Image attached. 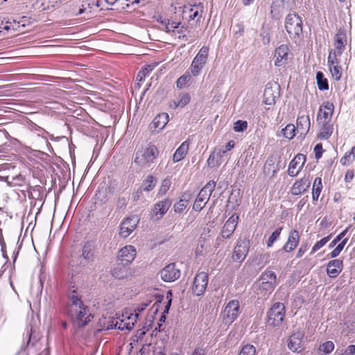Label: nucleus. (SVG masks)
Returning <instances> with one entry per match:
<instances>
[{"mask_svg": "<svg viewBox=\"0 0 355 355\" xmlns=\"http://www.w3.org/2000/svg\"><path fill=\"white\" fill-rule=\"evenodd\" d=\"M68 297L71 302L69 313L73 323L78 327H85L90 322L92 314L75 290L69 291Z\"/></svg>", "mask_w": 355, "mask_h": 355, "instance_id": "nucleus-1", "label": "nucleus"}, {"mask_svg": "<svg viewBox=\"0 0 355 355\" xmlns=\"http://www.w3.org/2000/svg\"><path fill=\"white\" fill-rule=\"evenodd\" d=\"M285 28L291 38L297 42L302 35V21L295 13H290L286 17Z\"/></svg>", "mask_w": 355, "mask_h": 355, "instance_id": "nucleus-2", "label": "nucleus"}, {"mask_svg": "<svg viewBox=\"0 0 355 355\" xmlns=\"http://www.w3.org/2000/svg\"><path fill=\"white\" fill-rule=\"evenodd\" d=\"M267 324L270 327H279L285 317V306L283 303H275L268 312Z\"/></svg>", "mask_w": 355, "mask_h": 355, "instance_id": "nucleus-3", "label": "nucleus"}, {"mask_svg": "<svg viewBox=\"0 0 355 355\" xmlns=\"http://www.w3.org/2000/svg\"><path fill=\"white\" fill-rule=\"evenodd\" d=\"M215 187L216 182L214 181H209L200 191L193 205V209L195 211H200L204 208L207 202L209 201Z\"/></svg>", "mask_w": 355, "mask_h": 355, "instance_id": "nucleus-4", "label": "nucleus"}, {"mask_svg": "<svg viewBox=\"0 0 355 355\" xmlns=\"http://www.w3.org/2000/svg\"><path fill=\"white\" fill-rule=\"evenodd\" d=\"M240 313L239 301L237 300H230L221 313L223 322L227 325L231 324L236 320Z\"/></svg>", "mask_w": 355, "mask_h": 355, "instance_id": "nucleus-5", "label": "nucleus"}, {"mask_svg": "<svg viewBox=\"0 0 355 355\" xmlns=\"http://www.w3.org/2000/svg\"><path fill=\"white\" fill-rule=\"evenodd\" d=\"M158 155V150L155 146L137 150L135 153V162L141 166L153 162Z\"/></svg>", "mask_w": 355, "mask_h": 355, "instance_id": "nucleus-6", "label": "nucleus"}, {"mask_svg": "<svg viewBox=\"0 0 355 355\" xmlns=\"http://www.w3.org/2000/svg\"><path fill=\"white\" fill-rule=\"evenodd\" d=\"M208 53L209 48L203 46L193 58L190 67L191 73L193 76H197L200 73L201 70L207 62Z\"/></svg>", "mask_w": 355, "mask_h": 355, "instance_id": "nucleus-7", "label": "nucleus"}, {"mask_svg": "<svg viewBox=\"0 0 355 355\" xmlns=\"http://www.w3.org/2000/svg\"><path fill=\"white\" fill-rule=\"evenodd\" d=\"M250 245V241L247 239H239L232 253V259L235 261L242 262L246 257Z\"/></svg>", "mask_w": 355, "mask_h": 355, "instance_id": "nucleus-8", "label": "nucleus"}, {"mask_svg": "<svg viewBox=\"0 0 355 355\" xmlns=\"http://www.w3.org/2000/svg\"><path fill=\"white\" fill-rule=\"evenodd\" d=\"M334 105L332 103L327 101L322 103L319 107L317 114V122L318 123H330L334 113Z\"/></svg>", "mask_w": 355, "mask_h": 355, "instance_id": "nucleus-9", "label": "nucleus"}, {"mask_svg": "<svg viewBox=\"0 0 355 355\" xmlns=\"http://www.w3.org/2000/svg\"><path fill=\"white\" fill-rule=\"evenodd\" d=\"M208 284V275L205 272L198 273L193 280L192 285V291L197 295H202L207 286Z\"/></svg>", "mask_w": 355, "mask_h": 355, "instance_id": "nucleus-10", "label": "nucleus"}, {"mask_svg": "<svg viewBox=\"0 0 355 355\" xmlns=\"http://www.w3.org/2000/svg\"><path fill=\"white\" fill-rule=\"evenodd\" d=\"M180 270L175 263H170L159 271L161 279L166 282H172L180 277Z\"/></svg>", "mask_w": 355, "mask_h": 355, "instance_id": "nucleus-11", "label": "nucleus"}, {"mask_svg": "<svg viewBox=\"0 0 355 355\" xmlns=\"http://www.w3.org/2000/svg\"><path fill=\"white\" fill-rule=\"evenodd\" d=\"M172 202L168 198H165L162 200L156 202L151 211V217L154 220H159L162 218L164 215L167 212Z\"/></svg>", "mask_w": 355, "mask_h": 355, "instance_id": "nucleus-12", "label": "nucleus"}, {"mask_svg": "<svg viewBox=\"0 0 355 355\" xmlns=\"http://www.w3.org/2000/svg\"><path fill=\"white\" fill-rule=\"evenodd\" d=\"M138 223L139 218L137 216L126 218L121 224L119 235L123 238L128 237L135 230Z\"/></svg>", "mask_w": 355, "mask_h": 355, "instance_id": "nucleus-13", "label": "nucleus"}, {"mask_svg": "<svg viewBox=\"0 0 355 355\" xmlns=\"http://www.w3.org/2000/svg\"><path fill=\"white\" fill-rule=\"evenodd\" d=\"M40 336L36 324L30 323L24 334V340H27V346H34L40 340Z\"/></svg>", "mask_w": 355, "mask_h": 355, "instance_id": "nucleus-14", "label": "nucleus"}, {"mask_svg": "<svg viewBox=\"0 0 355 355\" xmlns=\"http://www.w3.org/2000/svg\"><path fill=\"white\" fill-rule=\"evenodd\" d=\"M136 257V249L132 245H126L121 248L118 254V261L130 264Z\"/></svg>", "mask_w": 355, "mask_h": 355, "instance_id": "nucleus-15", "label": "nucleus"}, {"mask_svg": "<svg viewBox=\"0 0 355 355\" xmlns=\"http://www.w3.org/2000/svg\"><path fill=\"white\" fill-rule=\"evenodd\" d=\"M300 242V235L299 232L295 230H292L289 232L288 241L282 247V249L277 251V253H281L282 252H289L295 250L298 245Z\"/></svg>", "mask_w": 355, "mask_h": 355, "instance_id": "nucleus-16", "label": "nucleus"}, {"mask_svg": "<svg viewBox=\"0 0 355 355\" xmlns=\"http://www.w3.org/2000/svg\"><path fill=\"white\" fill-rule=\"evenodd\" d=\"M306 157L302 154L297 155L290 162L288 166V175L295 177L302 168L305 163Z\"/></svg>", "mask_w": 355, "mask_h": 355, "instance_id": "nucleus-17", "label": "nucleus"}, {"mask_svg": "<svg viewBox=\"0 0 355 355\" xmlns=\"http://www.w3.org/2000/svg\"><path fill=\"white\" fill-rule=\"evenodd\" d=\"M311 184L309 175H304L302 178L297 180L291 187V193L294 196L300 195L306 192Z\"/></svg>", "mask_w": 355, "mask_h": 355, "instance_id": "nucleus-18", "label": "nucleus"}, {"mask_svg": "<svg viewBox=\"0 0 355 355\" xmlns=\"http://www.w3.org/2000/svg\"><path fill=\"white\" fill-rule=\"evenodd\" d=\"M239 220V216L233 214L225 222L220 232L223 239H229L234 232Z\"/></svg>", "mask_w": 355, "mask_h": 355, "instance_id": "nucleus-19", "label": "nucleus"}, {"mask_svg": "<svg viewBox=\"0 0 355 355\" xmlns=\"http://www.w3.org/2000/svg\"><path fill=\"white\" fill-rule=\"evenodd\" d=\"M137 319V314H130L125 317L124 319H116V322L114 323L115 329H120L121 331L128 330L130 331L133 329L135 326V323L136 322Z\"/></svg>", "mask_w": 355, "mask_h": 355, "instance_id": "nucleus-20", "label": "nucleus"}, {"mask_svg": "<svg viewBox=\"0 0 355 355\" xmlns=\"http://www.w3.org/2000/svg\"><path fill=\"white\" fill-rule=\"evenodd\" d=\"M65 12L69 13V16H78L87 11V8L84 2L77 0L71 3H68L64 7Z\"/></svg>", "mask_w": 355, "mask_h": 355, "instance_id": "nucleus-21", "label": "nucleus"}, {"mask_svg": "<svg viewBox=\"0 0 355 355\" xmlns=\"http://www.w3.org/2000/svg\"><path fill=\"white\" fill-rule=\"evenodd\" d=\"M288 51V47L286 44H282L275 49L274 55L275 66L281 67L286 64Z\"/></svg>", "mask_w": 355, "mask_h": 355, "instance_id": "nucleus-22", "label": "nucleus"}, {"mask_svg": "<svg viewBox=\"0 0 355 355\" xmlns=\"http://www.w3.org/2000/svg\"><path fill=\"white\" fill-rule=\"evenodd\" d=\"M343 268V262L340 259H333L327 266V273L331 278L337 277Z\"/></svg>", "mask_w": 355, "mask_h": 355, "instance_id": "nucleus-23", "label": "nucleus"}, {"mask_svg": "<svg viewBox=\"0 0 355 355\" xmlns=\"http://www.w3.org/2000/svg\"><path fill=\"white\" fill-rule=\"evenodd\" d=\"M347 44V35L344 30L339 29L334 37V46L338 51V55L340 56Z\"/></svg>", "mask_w": 355, "mask_h": 355, "instance_id": "nucleus-24", "label": "nucleus"}, {"mask_svg": "<svg viewBox=\"0 0 355 355\" xmlns=\"http://www.w3.org/2000/svg\"><path fill=\"white\" fill-rule=\"evenodd\" d=\"M303 334L298 331L293 334L289 338L288 343V348L293 352H298L302 349Z\"/></svg>", "mask_w": 355, "mask_h": 355, "instance_id": "nucleus-25", "label": "nucleus"}, {"mask_svg": "<svg viewBox=\"0 0 355 355\" xmlns=\"http://www.w3.org/2000/svg\"><path fill=\"white\" fill-rule=\"evenodd\" d=\"M278 87L279 86L277 85L274 90L270 84L266 85L263 93V103L265 104L272 105L275 103L276 98L279 95V92H277Z\"/></svg>", "mask_w": 355, "mask_h": 355, "instance_id": "nucleus-26", "label": "nucleus"}, {"mask_svg": "<svg viewBox=\"0 0 355 355\" xmlns=\"http://www.w3.org/2000/svg\"><path fill=\"white\" fill-rule=\"evenodd\" d=\"M191 101V96L187 92L180 93L174 99L170 102V107L176 109L178 107H184Z\"/></svg>", "mask_w": 355, "mask_h": 355, "instance_id": "nucleus-27", "label": "nucleus"}, {"mask_svg": "<svg viewBox=\"0 0 355 355\" xmlns=\"http://www.w3.org/2000/svg\"><path fill=\"white\" fill-rule=\"evenodd\" d=\"M311 123L308 114L301 115L297 119V130L301 135H306L310 129Z\"/></svg>", "mask_w": 355, "mask_h": 355, "instance_id": "nucleus-28", "label": "nucleus"}, {"mask_svg": "<svg viewBox=\"0 0 355 355\" xmlns=\"http://www.w3.org/2000/svg\"><path fill=\"white\" fill-rule=\"evenodd\" d=\"M169 121V116L166 113L157 114L152 122L151 128H154L157 132L162 130Z\"/></svg>", "mask_w": 355, "mask_h": 355, "instance_id": "nucleus-29", "label": "nucleus"}, {"mask_svg": "<svg viewBox=\"0 0 355 355\" xmlns=\"http://www.w3.org/2000/svg\"><path fill=\"white\" fill-rule=\"evenodd\" d=\"M126 264L117 261L112 270V275L117 279H123L128 274V269Z\"/></svg>", "mask_w": 355, "mask_h": 355, "instance_id": "nucleus-30", "label": "nucleus"}, {"mask_svg": "<svg viewBox=\"0 0 355 355\" xmlns=\"http://www.w3.org/2000/svg\"><path fill=\"white\" fill-rule=\"evenodd\" d=\"M6 24H10V25L6 24L3 28L5 29H13V30H19L21 26L25 27L26 25L30 24L29 18L27 17H22L19 20L18 19H12V21H7Z\"/></svg>", "mask_w": 355, "mask_h": 355, "instance_id": "nucleus-31", "label": "nucleus"}, {"mask_svg": "<svg viewBox=\"0 0 355 355\" xmlns=\"http://www.w3.org/2000/svg\"><path fill=\"white\" fill-rule=\"evenodd\" d=\"M189 150V142L184 141L175 150L173 156V162H178L181 161L184 156L187 154Z\"/></svg>", "mask_w": 355, "mask_h": 355, "instance_id": "nucleus-32", "label": "nucleus"}, {"mask_svg": "<svg viewBox=\"0 0 355 355\" xmlns=\"http://www.w3.org/2000/svg\"><path fill=\"white\" fill-rule=\"evenodd\" d=\"M188 9L189 17L191 19H195L197 18V20H199V19L202 16L203 5L202 3H199L198 4L190 6V7Z\"/></svg>", "mask_w": 355, "mask_h": 355, "instance_id": "nucleus-33", "label": "nucleus"}, {"mask_svg": "<svg viewBox=\"0 0 355 355\" xmlns=\"http://www.w3.org/2000/svg\"><path fill=\"white\" fill-rule=\"evenodd\" d=\"M190 199V196L189 194L184 193L180 200L174 204L173 209L175 212L176 213H182L188 206L189 202Z\"/></svg>", "mask_w": 355, "mask_h": 355, "instance_id": "nucleus-34", "label": "nucleus"}, {"mask_svg": "<svg viewBox=\"0 0 355 355\" xmlns=\"http://www.w3.org/2000/svg\"><path fill=\"white\" fill-rule=\"evenodd\" d=\"M319 124L322 125V128L318 135V137L321 139H328L333 132V125L331 124V123Z\"/></svg>", "mask_w": 355, "mask_h": 355, "instance_id": "nucleus-35", "label": "nucleus"}, {"mask_svg": "<svg viewBox=\"0 0 355 355\" xmlns=\"http://www.w3.org/2000/svg\"><path fill=\"white\" fill-rule=\"evenodd\" d=\"M355 160V146H353L351 150L345 153V155L340 159V162L341 164L346 166L349 165Z\"/></svg>", "mask_w": 355, "mask_h": 355, "instance_id": "nucleus-36", "label": "nucleus"}, {"mask_svg": "<svg viewBox=\"0 0 355 355\" xmlns=\"http://www.w3.org/2000/svg\"><path fill=\"white\" fill-rule=\"evenodd\" d=\"M55 2L54 0H37L35 7L41 10H47L54 8Z\"/></svg>", "mask_w": 355, "mask_h": 355, "instance_id": "nucleus-37", "label": "nucleus"}, {"mask_svg": "<svg viewBox=\"0 0 355 355\" xmlns=\"http://www.w3.org/2000/svg\"><path fill=\"white\" fill-rule=\"evenodd\" d=\"M259 282H267L270 284H277V275L271 270H266L259 278Z\"/></svg>", "mask_w": 355, "mask_h": 355, "instance_id": "nucleus-38", "label": "nucleus"}, {"mask_svg": "<svg viewBox=\"0 0 355 355\" xmlns=\"http://www.w3.org/2000/svg\"><path fill=\"white\" fill-rule=\"evenodd\" d=\"M81 257L87 261H89L92 259V245L90 243L87 242L83 245Z\"/></svg>", "mask_w": 355, "mask_h": 355, "instance_id": "nucleus-39", "label": "nucleus"}, {"mask_svg": "<svg viewBox=\"0 0 355 355\" xmlns=\"http://www.w3.org/2000/svg\"><path fill=\"white\" fill-rule=\"evenodd\" d=\"M316 80L320 90H327L329 89L328 81L324 78L323 73L321 71H318L316 73Z\"/></svg>", "mask_w": 355, "mask_h": 355, "instance_id": "nucleus-40", "label": "nucleus"}, {"mask_svg": "<svg viewBox=\"0 0 355 355\" xmlns=\"http://www.w3.org/2000/svg\"><path fill=\"white\" fill-rule=\"evenodd\" d=\"M84 4L86 5L87 8V11L86 12L91 13L93 11L96 10L99 8L102 4V1L101 0H91V1H83Z\"/></svg>", "mask_w": 355, "mask_h": 355, "instance_id": "nucleus-41", "label": "nucleus"}, {"mask_svg": "<svg viewBox=\"0 0 355 355\" xmlns=\"http://www.w3.org/2000/svg\"><path fill=\"white\" fill-rule=\"evenodd\" d=\"M296 130L297 128L293 124H288L282 129V133L286 138L291 139L295 137Z\"/></svg>", "mask_w": 355, "mask_h": 355, "instance_id": "nucleus-42", "label": "nucleus"}, {"mask_svg": "<svg viewBox=\"0 0 355 355\" xmlns=\"http://www.w3.org/2000/svg\"><path fill=\"white\" fill-rule=\"evenodd\" d=\"M156 179L152 176L148 175L143 183V189L146 191H151L156 184Z\"/></svg>", "mask_w": 355, "mask_h": 355, "instance_id": "nucleus-43", "label": "nucleus"}, {"mask_svg": "<svg viewBox=\"0 0 355 355\" xmlns=\"http://www.w3.org/2000/svg\"><path fill=\"white\" fill-rule=\"evenodd\" d=\"M329 67L332 78L336 80H339L342 76L341 67L339 64H335Z\"/></svg>", "mask_w": 355, "mask_h": 355, "instance_id": "nucleus-44", "label": "nucleus"}, {"mask_svg": "<svg viewBox=\"0 0 355 355\" xmlns=\"http://www.w3.org/2000/svg\"><path fill=\"white\" fill-rule=\"evenodd\" d=\"M191 77L189 71H187L184 75L180 76L176 81L177 87L182 89L190 81Z\"/></svg>", "mask_w": 355, "mask_h": 355, "instance_id": "nucleus-45", "label": "nucleus"}, {"mask_svg": "<svg viewBox=\"0 0 355 355\" xmlns=\"http://www.w3.org/2000/svg\"><path fill=\"white\" fill-rule=\"evenodd\" d=\"M334 349V344L332 341H327V342L321 344L319 347L320 352H322L324 353V354H320V355L329 354L331 352H332Z\"/></svg>", "mask_w": 355, "mask_h": 355, "instance_id": "nucleus-46", "label": "nucleus"}, {"mask_svg": "<svg viewBox=\"0 0 355 355\" xmlns=\"http://www.w3.org/2000/svg\"><path fill=\"white\" fill-rule=\"evenodd\" d=\"M282 229V227H279L272 233L267 241L268 248L272 247L273 243L279 239Z\"/></svg>", "mask_w": 355, "mask_h": 355, "instance_id": "nucleus-47", "label": "nucleus"}, {"mask_svg": "<svg viewBox=\"0 0 355 355\" xmlns=\"http://www.w3.org/2000/svg\"><path fill=\"white\" fill-rule=\"evenodd\" d=\"M245 26L242 22L236 24L232 28L234 37L239 38L243 35Z\"/></svg>", "mask_w": 355, "mask_h": 355, "instance_id": "nucleus-48", "label": "nucleus"}, {"mask_svg": "<svg viewBox=\"0 0 355 355\" xmlns=\"http://www.w3.org/2000/svg\"><path fill=\"white\" fill-rule=\"evenodd\" d=\"M347 239H345L343 240L340 243L337 245V246L330 252L329 256L331 258H335L339 255L340 252L343 250L344 246L347 243Z\"/></svg>", "mask_w": 355, "mask_h": 355, "instance_id": "nucleus-49", "label": "nucleus"}, {"mask_svg": "<svg viewBox=\"0 0 355 355\" xmlns=\"http://www.w3.org/2000/svg\"><path fill=\"white\" fill-rule=\"evenodd\" d=\"M239 355H256V348L252 345H244Z\"/></svg>", "mask_w": 355, "mask_h": 355, "instance_id": "nucleus-50", "label": "nucleus"}, {"mask_svg": "<svg viewBox=\"0 0 355 355\" xmlns=\"http://www.w3.org/2000/svg\"><path fill=\"white\" fill-rule=\"evenodd\" d=\"M338 51L331 50L328 56V64L331 66L335 64H340V60L338 58Z\"/></svg>", "mask_w": 355, "mask_h": 355, "instance_id": "nucleus-51", "label": "nucleus"}, {"mask_svg": "<svg viewBox=\"0 0 355 355\" xmlns=\"http://www.w3.org/2000/svg\"><path fill=\"white\" fill-rule=\"evenodd\" d=\"M331 236H327L326 237H324L319 241H317L315 244L313 245L311 250V254L315 253L316 251L320 250L321 248H322L330 239Z\"/></svg>", "mask_w": 355, "mask_h": 355, "instance_id": "nucleus-52", "label": "nucleus"}, {"mask_svg": "<svg viewBox=\"0 0 355 355\" xmlns=\"http://www.w3.org/2000/svg\"><path fill=\"white\" fill-rule=\"evenodd\" d=\"M248 128V123L245 121L238 120L234 123V130L235 132H243Z\"/></svg>", "mask_w": 355, "mask_h": 355, "instance_id": "nucleus-53", "label": "nucleus"}, {"mask_svg": "<svg viewBox=\"0 0 355 355\" xmlns=\"http://www.w3.org/2000/svg\"><path fill=\"white\" fill-rule=\"evenodd\" d=\"M180 25V22L168 21L165 24V31L167 33H174L175 30L179 28Z\"/></svg>", "mask_w": 355, "mask_h": 355, "instance_id": "nucleus-54", "label": "nucleus"}, {"mask_svg": "<svg viewBox=\"0 0 355 355\" xmlns=\"http://www.w3.org/2000/svg\"><path fill=\"white\" fill-rule=\"evenodd\" d=\"M275 286V284H270L267 282H259V288L266 291V292L268 293H271L274 290Z\"/></svg>", "mask_w": 355, "mask_h": 355, "instance_id": "nucleus-55", "label": "nucleus"}, {"mask_svg": "<svg viewBox=\"0 0 355 355\" xmlns=\"http://www.w3.org/2000/svg\"><path fill=\"white\" fill-rule=\"evenodd\" d=\"M322 189V179L320 178H316L314 180L313 185V193L320 194Z\"/></svg>", "mask_w": 355, "mask_h": 355, "instance_id": "nucleus-56", "label": "nucleus"}, {"mask_svg": "<svg viewBox=\"0 0 355 355\" xmlns=\"http://www.w3.org/2000/svg\"><path fill=\"white\" fill-rule=\"evenodd\" d=\"M234 146V143L233 141H230L225 146L222 147L218 150V155L220 157H222L227 152L232 150Z\"/></svg>", "mask_w": 355, "mask_h": 355, "instance_id": "nucleus-57", "label": "nucleus"}, {"mask_svg": "<svg viewBox=\"0 0 355 355\" xmlns=\"http://www.w3.org/2000/svg\"><path fill=\"white\" fill-rule=\"evenodd\" d=\"M171 186V181L169 180L165 179L163 180L162 185L160 187L159 193L164 194L166 193L168 190L169 189Z\"/></svg>", "mask_w": 355, "mask_h": 355, "instance_id": "nucleus-58", "label": "nucleus"}, {"mask_svg": "<svg viewBox=\"0 0 355 355\" xmlns=\"http://www.w3.org/2000/svg\"><path fill=\"white\" fill-rule=\"evenodd\" d=\"M172 292L171 291H168L166 293V300H168L167 301V303L165 305V309H164V313H168V310L171 306V302H172Z\"/></svg>", "mask_w": 355, "mask_h": 355, "instance_id": "nucleus-59", "label": "nucleus"}, {"mask_svg": "<svg viewBox=\"0 0 355 355\" xmlns=\"http://www.w3.org/2000/svg\"><path fill=\"white\" fill-rule=\"evenodd\" d=\"M322 145L321 144H318L314 147V153H315V157L318 159H320L322 155Z\"/></svg>", "mask_w": 355, "mask_h": 355, "instance_id": "nucleus-60", "label": "nucleus"}, {"mask_svg": "<svg viewBox=\"0 0 355 355\" xmlns=\"http://www.w3.org/2000/svg\"><path fill=\"white\" fill-rule=\"evenodd\" d=\"M345 232H343L338 234L329 244V248L334 247L345 236Z\"/></svg>", "mask_w": 355, "mask_h": 355, "instance_id": "nucleus-61", "label": "nucleus"}, {"mask_svg": "<svg viewBox=\"0 0 355 355\" xmlns=\"http://www.w3.org/2000/svg\"><path fill=\"white\" fill-rule=\"evenodd\" d=\"M148 305V303H143V304L138 305L137 309H135V310L134 314H137V318H138L139 315L146 309Z\"/></svg>", "mask_w": 355, "mask_h": 355, "instance_id": "nucleus-62", "label": "nucleus"}, {"mask_svg": "<svg viewBox=\"0 0 355 355\" xmlns=\"http://www.w3.org/2000/svg\"><path fill=\"white\" fill-rule=\"evenodd\" d=\"M343 353L345 355H355V345L348 346Z\"/></svg>", "mask_w": 355, "mask_h": 355, "instance_id": "nucleus-63", "label": "nucleus"}, {"mask_svg": "<svg viewBox=\"0 0 355 355\" xmlns=\"http://www.w3.org/2000/svg\"><path fill=\"white\" fill-rule=\"evenodd\" d=\"M191 355H206L205 349L202 347H196Z\"/></svg>", "mask_w": 355, "mask_h": 355, "instance_id": "nucleus-64", "label": "nucleus"}]
</instances>
